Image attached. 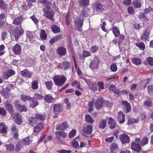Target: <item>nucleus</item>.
<instances>
[{
  "label": "nucleus",
  "mask_w": 153,
  "mask_h": 153,
  "mask_svg": "<svg viewBox=\"0 0 153 153\" xmlns=\"http://www.w3.org/2000/svg\"><path fill=\"white\" fill-rule=\"evenodd\" d=\"M94 100H92L89 104V108L88 110V111L89 112H91L92 111L93 105L94 102Z\"/></svg>",
  "instance_id": "obj_62"
},
{
  "label": "nucleus",
  "mask_w": 153,
  "mask_h": 153,
  "mask_svg": "<svg viewBox=\"0 0 153 153\" xmlns=\"http://www.w3.org/2000/svg\"><path fill=\"white\" fill-rule=\"evenodd\" d=\"M56 138H59V137H61L65 139L66 138L67 136L66 134L63 131L56 132H55Z\"/></svg>",
  "instance_id": "obj_25"
},
{
  "label": "nucleus",
  "mask_w": 153,
  "mask_h": 153,
  "mask_svg": "<svg viewBox=\"0 0 153 153\" xmlns=\"http://www.w3.org/2000/svg\"><path fill=\"white\" fill-rule=\"evenodd\" d=\"M85 120L88 123L92 124L94 122V120L92 118L91 116L89 114H87L85 116Z\"/></svg>",
  "instance_id": "obj_31"
},
{
  "label": "nucleus",
  "mask_w": 153,
  "mask_h": 153,
  "mask_svg": "<svg viewBox=\"0 0 153 153\" xmlns=\"http://www.w3.org/2000/svg\"><path fill=\"white\" fill-rule=\"evenodd\" d=\"M119 116L118 120L120 123H122L125 121V115L122 111H120L118 113Z\"/></svg>",
  "instance_id": "obj_15"
},
{
  "label": "nucleus",
  "mask_w": 153,
  "mask_h": 153,
  "mask_svg": "<svg viewBox=\"0 0 153 153\" xmlns=\"http://www.w3.org/2000/svg\"><path fill=\"white\" fill-rule=\"evenodd\" d=\"M22 20V16H20L17 17L13 21V23L14 24L16 25H20L21 24Z\"/></svg>",
  "instance_id": "obj_24"
},
{
  "label": "nucleus",
  "mask_w": 153,
  "mask_h": 153,
  "mask_svg": "<svg viewBox=\"0 0 153 153\" xmlns=\"http://www.w3.org/2000/svg\"><path fill=\"white\" fill-rule=\"evenodd\" d=\"M93 127L92 126L89 125L84 128L82 130L83 134L87 136L88 135H90L92 132Z\"/></svg>",
  "instance_id": "obj_5"
},
{
  "label": "nucleus",
  "mask_w": 153,
  "mask_h": 153,
  "mask_svg": "<svg viewBox=\"0 0 153 153\" xmlns=\"http://www.w3.org/2000/svg\"><path fill=\"white\" fill-rule=\"evenodd\" d=\"M147 61L148 62L149 64L151 66L153 65V58L151 57L147 58Z\"/></svg>",
  "instance_id": "obj_59"
},
{
  "label": "nucleus",
  "mask_w": 153,
  "mask_h": 153,
  "mask_svg": "<svg viewBox=\"0 0 153 153\" xmlns=\"http://www.w3.org/2000/svg\"><path fill=\"white\" fill-rule=\"evenodd\" d=\"M33 98L35 99L40 100L43 99V97L41 94L36 93L35 94Z\"/></svg>",
  "instance_id": "obj_51"
},
{
  "label": "nucleus",
  "mask_w": 153,
  "mask_h": 153,
  "mask_svg": "<svg viewBox=\"0 0 153 153\" xmlns=\"http://www.w3.org/2000/svg\"><path fill=\"white\" fill-rule=\"evenodd\" d=\"M76 131L75 130H72L70 133L69 135V137L70 138H72L74 137L76 135Z\"/></svg>",
  "instance_id": "obj_61"
},
{
  "label": "nucleus",
  "mask_w": 153,
  "mask_h": 153,
  "mask_svg": "<svg viewBox=\"0 0 153 153\" xmlns=\"http://www.w3.org/2000/svg\"><path fill=\"white\" fill-rule=\"evenodd\" d=\"M24 33L21 26L17 27L14 29L13 31V35L14 36L16 40H17L19 39L20 36Z\"/></svg>",
  "instance_id": "obj_4"
},
{
  "label": "nucleus",
  "mask_w": 153,
  "mask_h": 153,
  "mask_svg": "<svg viewBox=\"0 0 153 153\" xmlns=\"http://www.w3.org/2000/svg\"><path fill=\"white\" fill-rule=\"evenodd\" d=\"M45 116L44 115H42L40 114H37L36 115V118L37 120H42L45 119Z\"/></svg>",
  "instance_id": "obj_48"
},
{
  "label": "nucleus",
  "mask_w": 153,
  "mask_h": 153,
  "mask_svg": "<svg viewBox=\"0 0 153 153\" xmlns=\"http://www.w3.org/2000/svg\"><path fill=\"white\" fill-rule=\"evenodd\" d=\"M5 18V15L4 13H1L0 15V26H3L4 24V22L2 21Z\"/></svg>",
  "instance_id": "obj_50"
},
{
  "label": "nucleus",
  "mask_w": 153,
  "mask_h": 153,
  "mask_svg": "<svg viewBox=\"0 0 153 153\" xmlns=\"http://www.w3.org/2000/svg\"><path fill=\"white\" fill-rule=\"evenodd\" d=\"M40 36L41 39L43 40H45L47 37V34L44 30H41L40 31Z\"/></svg>",
  "instance_id": "obj_34"
},
{
  "label": "nucleus",
  "mask_w": 153,
  "mask_h": 153,
  "mask_svg": "<svg viewBox=\"0 0 153 153\" xmlns=\"http://www.w3.org/2000/svg\"><path fill=\"white\" fill-rule=\"evenodd\" d=\"M62 37V35L61 34L57 35L50 40L49 43L52 45L54 42L61 39Z\"/></svg>",
  "instance_id": "obj_21"
},
{
  "label": "nucleus",
  "mask_w": 153,
  "mask_h": 153,
  "mask_svg": "<svg viewBox=\"0 0 153 153\" xmlns=\"http://www.w3.org/2000/svg\"><path fill=\"white\" fill-rule=\"evenodd\" d=\"M149 93L151 95H153V85H151L147 87Z\"/></svg>",
  "instance_id": "obj_52"
},
{
  "label": "nucleus",
  "mask_w": 153,
  "mask_h": 153,
  "mask_svg": "<svg viewBox=\"0 0 153 153\" xmlns=\"http://www.w3.org/2000/svg\"><path fill=\"white\" fill-rule=\"evenodd\" d=\"M89 2V0H79V6L81 7H84L88 5Z\"/></svg>",
  "instance_id": "obj_30"
},
{
  "label": "nucleus",
  "mask_w": 153,
  "mask_h": 153,
  "mask_svg": "<svg viewBox=\"0 0 153 153\" xmlns=\"http://www.w3.org/2000/svg\"><path fill=\"white\" fill-rule=\"evenodd\" d=\"M149 31L148 29H146L145 31L144 34L141 37L140 39L142 40H143L146 41L147 40V39L149 35Z\"/></svg>",
  "instance_id": "obj_32"
},
{
  "label": "nucleus",
  "mask_w": 153,
  "mask_h": 153,
  "mask_svg": "<svg viewBox=\"0 0 153 153\" xmlns=\"http://www.w3.org/2000/svg\"><path fill=\"white\" fill-rule=\"evenodd\" d=\"M107 122V119H102L100 122L99 126L100 128L104 129L106 126Z\"/></svg>",
  "instance_id": "obj_22"
},
{
  "label": "nucleus",
  "mask_w": 153,
  "mask_h": 153,
  "mask_svg": "<svg viewBox=\"0 0 153 153\" xmlns=\"http://www.w3.org/2000/svg\"><path fill=\"white\" fill-rule=\"evenodd\" d=\"M52 30L54 33H57L60 31V29L59 27L55 25H53L51 27Z\"/></svg>",
  "instance_id": "obj_33"
},
{
  "label": "nucleus",
  "mask_w": 153,
  "mask_h": 153,
  "mask_svg": "<svg viewBox=\"0 0 153 153\" xmlns=\"http://www.w3.org/2000/svg\"><path fill=\"white\" fill-rule=\"evenodd\" d=\"M148 142V139L146 137H144L141 141V144L142 146L147 144Z\"/></svg>",
  "instance_id": "obj_53"
},
{
  "label": "nucleus",
  "mask_w": 153,
  "mask_h": 153,
  "mask_svg": "<svg viewBox=\"0 0 153 153\" xmlns=\"http://www.w3.org/2000/svg\"><path fill=\"white\" fill-rule=\"evenodd\" d=\"M5 147L7 151H11L14 149V146L12 144H7L5 145Z\"/></svg>",
  "instance_id": "obj_47"
},
{
  "label": "nucleus",
  "mask_w": 153,
  "mask_h": 153,
  "mask_svg": "<svg viewBox=\"0 0 153 153\" xmlns=\"http://www.w3.org/2000/svg\"><path fill=\"white\" fill-rule=\"evenodd\" d=\"M97 85L99 91L100 92L101 91L104 89V83L102 82H100L98 83Z\"/></svg>",
  "instance_id": "obj_49"
},
{
  "label": "nucleus",
  "mask_w": 153,
  "mask_h": 153,
  "mask_svg": "<svg viewBox=\"0 0 153 153\" xmlns=\"http://www.w3.org/2000/svg\"><path fill=\"white\" fill-rule=\"evenodd\" d=\"M104 6L102 5L100 3L97 2L95 6V9L97 11H102L104 9Z\"/></svg>",
  "instance_id": "obj_28"
},
{
  "label": "nucleus",
  "mask_w": 153,
  "mask_h": 153,
  "mask_svg": "<svg viewBox=\"0 0 153 153\" xmlns=\"http://www.w3.org/2000/svg\"><path fill=\"white\" fill-rule=\"evenodd\" d=\"M108 124L110 125V128L112 129L115 128L116 126V122L113 119L110 118L108 120Z\"/></svg>",
  "instance_id": "obj_29"
},
{
  "label": "nucleus",
  "mask_w": 153,
  "mask_h": 153,
  "mask_svg": "<svg viewBox=\"0 0 153 153\" xmlns=\"http://www.w3.org/2000/svg\"><path fill=\"white\" fill-rule=\"evenodd\" d=\"M14 115L15 116L14 117L15 122L18 124H20L22 122L21 119V115L18 113H15Z\"/></svg>",
  "instance_id": "obj_14"
},
{
  "label": "nucleus",
  "mask_w": 153,
  "mask_h": 153,
  "mask_svg": "<svg viewBox=\"0 0 153 153\" xmlns=\"http://www.w3.org/2000/svg\"><path fill=\"white\" fill-rule=\"evenodd\" d=\"M63 109L61 105L59 104H54L53 106V111L56 114H57L62 112Z\"/></svg>",
  "instance_id": "obj_7"
},
{
  "label": "nucleus",
  "mask_w": 153,
  "mask_h": 153,
  "mask_svg": "<svg viewBox=\"0 0 153 153\" xmlns=\"http://www.w3.org/2000/svg\"><path fill=\"white\" fill-rule=\"evenodd\" d=\"M26 35L27 36L29 39H31L34 37V36L32 33L30 31H27L26 32Z\"/></svg>",
  "instance_id": "obj_54"
},
{
  "label": "nucleus",
  "mask_w": 153,
  "mask_h": 153,
  "mask_svg": "<svg viewBox=\"0 0 153 153\" xmlns=\"http://www.w3.org/2000/svg\"><path fill=\"white\" fill-rule=\"evenodd\" d=\"M53 80L55 84L60 86H62L67 80L66 78L63 75H55Z\"/></svg>",
  "instance_id": "obj_2"
},
{
  "label": "nucleus",
  "mask_w": 153,
  "mask_h": 153,
  "mask_svg": "<svg viewBox=\"0 0 153 153\" xmlns=\"http://www.w3.org/2000/svg\"><path fill=\"white\" fill-rule=\"evenodd\" d=\"M64 102L65 105V108L68 109L71 106V104L69 102V99L68 98H65L64 100Z\"/></svg>",
  "instance_id": "obj_40"
},
{
  "label": "nucleus",
  "mask_w": 153,
  "mask_h": 153,
  "mask_svg": "<svg viewBox=\"0 0 153 153\" xmlns=\"http://www.w3.org/2000/svg\"><path fill=\"white\" fill-rule=\"evenodd\" d=\"M7 113L6 110L4 108H0V115L4 116Z\"/></svg>",
  "instance_id": "obj_56"
},
{
  "label": "nucleus",
  "mask_w": 153,
  "mask_h": 153,
  "mask_svg": "<svg viewBox=\"0 0 153 153\" xmlns=\"http://www.w3.org/2000/svg\"><path fill=\"white\" fill-rule=\"evenodd\" d=\"M4 106L10 113H13V110L12 105L9 102L7 101H5L4 102Z\"/></svg>",
  "instance_id": "obj_11"
},
{
  "label": "nucleus",
  "mask_w": 153,
  "mask_h": 153,
  "mask_svg": "<svg viewBox=\"0 0 153 153\" xmlns=\"http://www.w3.org/2000/svg\"><path fill=\"white\" fill-rule=\"evenodd\" d=\"M99 48L98 47L96 46H92L90 49V51L93 53H95L98 50Z\"/></svg>",
  "instance_id": "obj_57"
},
{
  "label": "nucleus",
  "mask_w": 153,
  "mask_h": 153,
  "mask_svg": "<svg viewBox=\"0 0 153 153\" xmlns=\"http://www.w3.org/2000/svg\"><path fill=\"white\" fill-rule=\"evenodd\" d=\"M45 101L48 103H51L53 101V98L51 94H46L44 97Z\"/></svg>",
  "instance_id": "obj_19"
},
{
  "label": "nucleus",
  "mask_w": 153,
  "mask_h": 153,
  "mask_svg": "<svg viewBox=\"0 0 153 153\" xmlns=\"http://www.w3.org/2000/svg\"><path fill=\"white\" fill-rule=\"evenodd\" d=\"M4 46L3 45H1L0 46V56L3 55L4 53Z\"/></svg>",
  "instance_id": "obj_58"
},
{
  "label": "nucleus",
  "mask_w": 153,
  "mask_h": 153,
  "mask_svg": "<svg viewBox=\"0 0 153 153\" xmlns=\"http://www.w3.org/2000/svg\"><path fill=\"white\" fill-rule=\"evenodd\" d=\"M118 149V145L115 143H113L111 146L110 150L111 152H112L115 150H117Z\"/></svg>",
  "instance_id": "obj_45"
},
{
  "label": "nucleus",
  "mask_w": 153,
  "mask_h": 153,
  "mask_svg": "<svg viewBox=\"0 0 153 153\" xmlns=\"http://www.w3.org/2000/svg\"><path fill=\"white\" fill-rule=\"evenodd\" d=\"M35 99L33 98H31L29 101L30 106L32 108L35 107L38 105V102Z\"/></svg>",
  "instance_id": "obj_26"
},
{
  "label": "nucleus",
  "mask_w": 153,
  "mask_h": 153,
  "mask_svg": "<svg viewBox=\"0 0 153 153\" xmlns=\"http://www.w3.org/2000/svg\"><path fill=\"white\" fill-rule=\"evenodd\" d=\"M123 104L125 106V110L126 113L129 112L131 110V106L130 104L127 102L123 101Z\"/></svg>",
  "instance_id": "obj_18"
},
{
  "label": "nucleus",
  "mask_w": 153,
  "mask_h": 153,
  "mask_svg": "<svg viewBox=\"0 0 153 153\" xmlns=\"http://www.w3.org/2000/svg\"><path fill=\"white\" fill-rule=\"evenodd\" d=\"M110 69L113 72L116 71L117 70L116 65L115 64H112L111 66Z\"/></svg>",
  "instance_id": "obj_60"
},
{
  "label": "nucleus",
  "mask_w": 153,
  "mask_h": 153,
  "mask_svg": "<svg viewBox=\"0 0 153 153\" xmlns=\"http://www.w3.org/2000/svg\"><path fill=\"white\" fill-rule=\"evenodd\" d=\"M99 60L97 57H94V59L91 62L89 67L92 70L96 69L98 66Z\"/></svg>",
  "instance_id": "obj_6"
},
{
  "label": "nucleus",
  "mask_w": 153,
  "mask_h": 153,
  "mask_svg": "<svg viewBox=\"0 0 153 153\" xmlns=\"http://www.w3.org/2000/svg\"><path fill=\"white\" fill-rule=\"evenodd\" d=\"M136 45L140 49L143 50L145 48L144 44L142 42H139L136 43Z\"/></svg>",
  "instance_id": "obj_46"
},
{
  "label": "nucleus",
  "mask_w": 153,
  "mask_h": 153,
  "mask_svg": "<svg viewBox=\"0 0 153 153\" xmlns=\"http://www.w3.org/2000/svg\"><path fill=\"white\" fill-rule=\"evenodd\" d=\"M21 74L23 76L26 78H30L32 76V72L27 69H25L23 71H21Z\"/></svg>",
  "instance_id": "obj_10"
},
{
  "label": "nucleus",
  "mask_w": 153,
  "mask_h": 153,
  "mask_svg": "<svg viewBox=\"0 0 153 153\" xmlns=\"http://www.w3.org/2000/svg\"><path fill=\"white\" fill-rule=\"evenodd\" d=\"M21 47L17 43L13 47V51L14 53L16 55H19L21 52Z\"/></svg>",
  "instance_id": "obj_12"
},
{
  "label": "nucleus",
  "mask_w": 153,
  "mask_h": 153,
  "mask_svg": "<svg viewBox=\"0 0 153 153\" xmlns=\"http://www.w3.org/2000/svg\"><path fill=\"white\" fill-rule=\"evenodd\" d=\"M103 102L102 98H100L98 99L94 103L95 106L97 109L101 108L103 104Z\"/></svg>",
  "instance_id": "obj_16"
},
{
  "label": "nucleus",
  "mask_w": 153,
  "mask_h": 153,
  "mask_svg": "<svg viewBox=\"0 0 153 153\" xmlns=\"http://www.w3.org/2000/svg\"><path fill=\"white\" fill-rule=\"evenodd\" d=\"M119 138L123 144L128 143L129 142V137L126 134H123L121 135Z\"/></svg>",
  "instance_id": "obj_9"
},
{
  "label": "nucleus",
  "mask_w": 153,
  "mask_h": 153,
  "mask_svg": "<svg viewBox=\"0 0 153 153\" xmlns=\"http://www.w3.org/2000/svg\"><path fill=\"white\" fill-rule=\"evenodd\" d=\"M31 98L30 96L25 95H21V100L24 102H26L27 100L30 101Z\"/></svg>",
  "instance_id": "obj_42"
},
{
  "label": "nucleus",
  "mask_w": 153,
  "mask_h": 153,
  "mask_svg": "<svg viewBox=\"0 0 153 153\" xmlns=\"http://www.w3.org/2000/svg\"><path fill=\"white\" fill-rule=\"evenodd\" d=\"M68 127V125L67 122H63L61 125H58L56 128V129L63 130L67 129Z\"/></svg>",
  "instance_id": "obj_17"
},
{
  "label": "nucleus",
  "mask_w": 153,
  "mask_h": 153,
  "mask_svg": "<svg viewBox=\"0 0 153 153\" xmlns=\"http://www.w3.org/2000/svg\"><path fill=\"white\" fill-rule=\"evenodd\" d=\"M38 82L36 80H34L32 82L31 88L32 89L35 90L37 89L38 87Z\"/></svg>",
  "instance_id": "obj_44"
},
{
  "label": "nucleus",
  "mask_w": 153,
  "mask_h": 153,
  "mask_svg": "<svg viewBox=\"0 0 153 153\" xmlns=\"http://www.w3.org/2000/svg\"><path fill=\"white\" fill-rule=\"evenodd\" d=\"M43 127V125L42 123H39L34 127L33 131L34 132H37L41 130Z\"/></svg>",
  "instance_id": "obj_23"
},
{
  "label": "nucleus",
  "mask_w": 153,
  "mask_h": 153,
  "mask_svg": "<svg viewBox=\"0 0 153 153\" xmlns=\"http://www.w3.org/2000/svg\"><path fill=\"white\" fill-rule=\"evenodd\" d=\"M22 142L24 145H28L31 143L32 141L29 139V137H27L23 139Z\"/></svg>",
  "instance_id": "obj_35"
},
{
  "label": "nucleus",
  "mask_w": 153,
  "mask_h": 153,
  "mask_svg": "<svg viewBox=\"0 0 153 153\" xmlns=\"http://www.w3.org/2000/svg\"><path fill=\"white\" fill-rule=\"evenodd\" d=\"M113 32L116 37H118L119 36L120 32L119 30L116 27H113L112 28Z\"/></svg>",
  "instance_id": "obj_38"
},
{
  "label": "nucleus",
  "mask_w": 153,
  "mask_h": 153,
  "mask_svg": "<svg viewBox=\"0 0 153 153\" xmlns=\"http://www.w3.org/2000/svg\"><path fill=\"white\" fill-rule=\"evenodd\" d=\"M18 107L16 108V109L21 112H26L27 111L26 106L24 105H20Z\"/></svg>",
  "instance_id": "obj_43"
},
{
  "label": "nucleus",
  "mask_w": 153,
  "mask_h": 153,
  "mask_svg": "<svg viewBox=\"0 0 153 153\" xmlns=\"http://www.w3.org/2000/svg\"><path fill=\"white\" fill-rule=\"evenodd\" d=\"M128 12L131 14H133L134 12V9L133 7L131 6L129 7L128 8Z\"/></svg>",
  "instance_id": "obj_63"
},
{
  "label": "nucleus",
  "mask_w": 153,
  "mask_h": 153,
  "mask_svg": "<svg viewBox=\"0 0 153 153\" xmlns=\"http://www.w3.org/2000/svg\"><path fill=\"white\" fill-rule=\"evenodd\" d=\"M82 16L85 17H87L90 15L89 9L87 8H85L82 11Z\"/></svg>",
  "instance_id": "obj_41"
},
{
  "label": "nucleus",
  "mask_w": 153,
  "mask_h": 153,
  "mask_svg": "<svg viewBox=\"0 0 153 153\" xmlns=\"http://www.w3.org/2000/svg\"><path fill=\"white\" fill-rule=\"evenodd\" d=\"M133 5L135 8H139L141 6V3L140 1L135 0L133 1Z\"/></svg>",
  "instance_id": "obj_36"
},
{
  "label": "nucleus",
  "mask_w": 153,
  "mask_h": 153,
  "mask_svg": "<svg viewBox=\"0 0 153 153\" xmlns=\"http://www.w3.org/2000/svg\"><path fill=\"white\" fill-rule=\"evenodd\" d=\"M131 148L132 150L137 152L141 150V145L139 143L133 142L131 144Z\"/></svg>",
  "instance_id": "obj_8"
},
{
  "label": "nucleus",
  "mask_w": 153,
  "mask_h": 153,
  "mask_svg": "<svg viewBox=\"0 0 153 153\" xmlns=\"http://www.w3.org/2000/svg\"><path fill=\"white\" fill-rule=\"evenodd\" d=\"M38 2L45 7L43 10L44 15L48 19L52 20L54 16V13L50 7V2L47 0H39Z\"/></svg>",
  "instance_id": "obj_1"
},
{
  "label": "nucleus",
  "mask_w": 153,
  "mask_h": 153,
  "mask_svg": "<svg viewBox=\"0 0 153 153\" xmlns=\"http://www.w3.org/2000/svg\"><path fill=\"white\" fill-rule=\"evenodd\" d=\"M57 52L58 54L61 56H65L66 53V50L65 48L60 47L58 48Z\"/></svg>",
  "instance_id": "obj_13"
},
{
  "label": "nucleus",
  "mask_w": 153,
  "mask_h": 153,
  "mask_svg": "<svg viewBox=\"0 0 153 153\" xmlns=\"http://www.w3.org/2000/svg\"><path fill=\"white\" fill-rule=\"evenodd\" d=\"M45 84L47 88L51 89L52 88L53 83L51 81H48L45 82Z\"/></svg>",
  "instance_id": "obj_39"
},
{
  "label": "nucleus",
  "mask_w": 153,
  "mask_h": 153,
  "mask_svg": "<svg viewBox=\"0 0 153 153\" xmlns=\"http://www.w3.org/2000/svg\"><path fill=\"white\" fill-rule=\"evenodd\" d=\"M82 56L84 57L89 56L91 55L90 52L86 51H84L82 54Z\"/></svg>",
  "instance_id": "obj_55"
},
{
  "label": "nucleus",
  "mask_w": 153,
  "mask_h": 153,
  "mask_svg": "<svg viewBox=\"0 0 153 153\" xmlns=\"http://www.w3.org/2000/svg\"><path fill=\"white\" fill-rule=\"evenodd\" d=\"M75 29L79 31H82V27L83 26V20L80 17L77 18L74 21Z\"/></svg>",
  "instance_id": "obj_3"
},
{
  "label": "nucleus",
  "mask_w": 153,
  "mask_h": 153,
  "mask_svg": "<svg viewBox=\"0 0 153 153\" xmlns=\"http://www.w3.org/2000/svg\"><path fill=\"white\" fill-rule=\"evenodd\" d=\"M7 127L4 123H0V133H6L7 130Z\"/></svg>",
  "instance_id": "obj_20"
},
{
  "label": "nucleus",
  "mask_w": 153,
  "mask_h": 153,
  "mask_svg": "<svg viewBox=\"0 0 153 153\" xmlns=\"http://www.w3.org/2000/svg\"><path fill=\"white\" fill-rule=\"evenodd\" d=\"M29 124L32 126H33L37 123L36 118L32 117H30L29 119Z\"/></svg>",
  "instance_id": "obj_27"
},
{
  "label": "nucleus",
  "mask_w": 153,
  "mask_h": 153,
  "mask_svg": "<svg viewBox=\"0 0 153 153\" xmlns=\"http://www.w3.org/2000/svg\"><path fill=\"white\" fill-rule=\"evenodd\" d=\"M132 62L134 64L138 65L141 63V60L139 58H133L132 59Z\"/></svg>",
  "instance_id": "obj_37"
},
{
  "label": "nucleus",
  "mask_w": 153,
  "mask_h": 153,
  "mask_svg": "<svg viewBox=\"0 0 153 153\" xmlns=\"http://www.w3.org/2000/svg\"><path fill=\"white\" fill-rule=\"evenodd\" d=\"M14 86L12 84H10L7 86L6 87V90L8 91H10L11 89H13Z\"/></svg>",
  "instance_id": "obj_64"
}]
</instances>
